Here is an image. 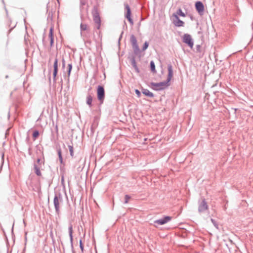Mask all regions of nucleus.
<instances>
[{"instance_id": "obj_38", "label": "nucleus", "mask_w": 253, "mask_h": 253, "mask_svg": "<svg viewBox=\"0 0 253 253\" xmlns=\"http://www.w3.org/2000/svg\"><path fill=\"white\" fill-rule=\"evenodd\" d=\"M135 92L138 97L139 98L141 96V92L138 89H135Z\"/></svg>"}, {"instance_id": "obj_17", "label": "nucleus", "mask_w": 253, "mask_h": 253, "mask_svg": "<svg viewBox=\"0 0 253 253\" xmlns=\"http://www.w3.org/2000/svg\"><path fill=\"white\" fill-rule=\"evenodd\" d=\"M141 92L146 96L149 97H153L154 96V94L152 92H150L148 89L143 87H141Z\"/></svg>"}, {"instance_id": "obj_6", "label": "nucleus", "mask_w": 253, "mask_h": 253, "mask_svg": "<svg viewBox=\"0 0 253 253\" xmlns=\"http://www.w3.org/2000/svg\"><path fill=\"white\" fill-rule=\"evenodd\" d=\"M97 97L100 104L103 103L105 99V89L104 86L99 85L97 87Z\"/></svg>"}, {"instance_id": "obj_15", "label": "nucleus", "mask_w": 253, "mask_h": 253, "mask_svg": "<svg viewBox=\"0 0 253 253\" xmlns=\"http://www.w3.org/2000/svg\"><path fill=\"white\" fill-rule=\"evenodd\" d=\"M48 37L50 40V46L51 48L54 43L53 27H52L50 28Z\"/></svg>"}, {"instance_id": "obj_44", "label": "nucleus", "mask_w": 253, "mask_h": 253, "mask_svg": "<svg viewBox=\"0 0 253 253\" xmlns=\"http://www.w3.org/2000/svg\"><path fill=\"white\" fill-rule=\"evenodd\" d=\"M60 170H61L63 169V167L60 166Z\"/></svg>"}, {"instance_id": "obj_13", "label": "nucleus", "mask_w": 253, "mask_h": 253, "mask_svg": "<svg viewBox=\"0 0 253 253\" xmlns=\"http://www.w3.org/2000/svg\"><path fill=\"white\" fill-rule=\"evenodd\" d=\"M128 59L130 60L131 64L132 66L134 68L135 72L137 73H139L140 70L136 64L134 55L131 54V55L129 56Z\"/></svg>"}, {"instance_id": "obj_2", "label": "nucleus", "mask_w": 253, "mask_h": 253, "mask_svg": "<svg viewBox=\"0 0 253 253\" xmlns=\"http://www.w3.org/2000/svg\"><path fill=\"white\" fill-rule=\"evenodd\" d=\"M42 158L40 157L38 158L36 162H34L33 164L34 172L38 176H41L42 175L40 169H41L42 170V167L44 166L45 164V159L43 152H42Z\"/></svg>"}, {"instance_id": "obj_46", "label": "nucleus", "mask_w": 253, "mask_h": 253, "mask_svg": "<svg viewBox=\"0 0 253 253\" xmlns=\"http://www.w3.org/2000/svg\"><path fill=\"white\" fill-rule=\"evenodd\" d=\"M25 240L26 241H27V237L26 236H25Z\"/></svg>"}, {"instance_id": "obj_4", "label": "nucleus", "mask_w": 253, "mask_h": 253, "mask_svg": "<svg viewBox=\"0 0 253 253\" xmlns=\"http://www.w3.org/2000/svg\"><path fill=\"white\" fill-rule=\"evenodd\" d=\"M92 15L94 22L97 24L96 28L97 29H99L101 25V19L99 15L98 8L97 6H93L92 10Z\"/></svg>"}, {"instance_id": "obj_40", "label": "nucleus", "mask_w": 253, "mask_h": 253, "mask_svg": "<svg viewBox=\"0 0 253 253\" xmlns=\"http://www.w3.org/2000/svg\"><path fill=\"white\" fill-rule=\"evenodd\" d=\"M87 38V36L85 35V41H84V42L85 43H88L90 44L91 43V42H90V41L86 40Z\"/></svg>"}, {"instance_id": "obj_24", "label": "nucleus", "mask_w": 253, "mask_h": 253, "mask_svg": "<svg viewBox=\"0 0 253 253\" xmlns=\"http://www.w3.org/2000/svg\"><path fill=\"white\" fill-rule=\"evenodd\" d=\"M68 146L69 150L70 155L72 157V158H73L74 157L73 147L72 145L70 144H69Z\"/></svg>"}, {"instance_id": "obj_19", "label": "nucleus", "mask_w": 253, "mask_h": 253, "mask_svg": "<svg viewBox=\"0 0 253 253\" xmlns=\"http://www.w3.org/2000/svg\"><path fill=\"white\" fill-rule=\"evenodd\" d=\"M92 97L90 94H88L86 96V103L89 106V107H91L92 106Z\"/></svg>"}, {"instance_id": "obj_28", "label": "nucleus", "mask_w": 253, "mask_h": 253, "mask_svg": "<svg viewBox=\"0 0 253 253\" xmlns=\"http://www.w3.org/2000/svg\"><path fill=\"white\" fill-rule=\"evenodd\" d=\"M211 221L212 222V223L213 224V225H214V226L216 229H218V224L217 222L215 221V220L213 218H211Z\"/></svg>"}, {"instance_id": "obj_42", "label": "nucleus", "mask_w": 253, "mask_h": 253, "mask_svg": "<svg viewBox=\"0 0 253 253\" xmlns=\"http://www.w3.org/2000/svg\"><path fill=\"white\" fill-rule=\"evenodd\" d=\"M123 33H124V32H123V31H122V33H121V35H120V37H119V40H118V43H119V44H120V41H121V39H122V35H123Z\"/></svg>"}, {"instance_id": "obj_25", "label": "nucleus", "mask_w": 253, "mask_h": 253, "mask_svg": "<svg viewBox=\"0 0 253 253\" xmlns=\"http://www.w3.org/2000/svg\"><path fill=\"white\" fill-rule=\"evenodd\" d=\"M177 15H178L182 17H185L186 15L182 11L181 8H179L176 12Z\"/></svg>"}, {"instance_id": "obj_11", "label": "nucleus", "mask_w": 253, "mask_h": 253, "mask_svg": "<svg viewBox=\"0 0 253 253\" xmlns=\"http://www.w3.org/2000/svg\"><path fill=\"white\" fill-rule=\"evenodd\" d=\"M58 59L56 58L54 60L53 63V82L54 84L56 83V78L58 74Z\"/></svg>"}, {"instance_id": "obj_1", "label": "nucleus", "mask_w": 253, "mask_h": 253, "mask_svg": "<svg viewBox=\"0 0 253 253\" xmlns=\"http://www.w3.org/2000/svg\"><path fill=\"white\" fill-rule=\"evenodd\" d=\"M168 74L166 81L160 83L151 82V88L156 91L164 90L170 85V82L173 76L172 66L171 64L168 65Z\"/></svg>"}, {"instance_id": "obj_8", "label": "nucleus", "mask_w": 253, "mask_h": 253, "mask_svg": "<svg viewBox=\"0 0 253 253\" xmlns=\"http://www.w3.org/2000/svg\"><path fill=\"white\" fill-rule=\"evenodd\" d=\"M208 205L204 197L201 198V201L198 202V211L203 212L208 209Z\"/></svg>"}, {"instance_id": "obj_20", "label": "nucleus", "mask_w": 253, "mask_h": 253, "mask_svg": "<svg viewBox=\"0 0 253 253\" xmlns=\"http://www.w3.org/2000/svg\"><path fill=\"white\" fill-rule=\"evenodd\" d=\"M72 67L73 65L72 62L69 63L67 65V72H66V75H68L69 76L71 75Z\"/></svg>"}, {"instance_id": "obj_23", "label": "nucleus", "mask_w": 253, "mask_h": 253, "mask_svg": "<svg viewBox=\"0 0 253 253\" xmlns=\"http://www.w3.org/2000/svg\"><path fill=\"white\" fill-rule=\"evenodd\" d=\"M40 132L38 130H35L32 134V136L34 138V140H35L39 136Z\"/></svg>"}, {"instance_id": "obj_37", "label": "nucleus", "mask_w": 253, "mask_h": 253, "mask_svg": "<svg viewBox=\"0 0 253 253\" xmlns=\"http://www.w3.org/2000/svg\"><path fill=\"white\" fill-rule=\"evenodd\" d=\"M127 20L128 21V22H129V23L131 25H132L133 24V20L131 18V16L130 17H126Z\"/></svg>"}, {"instance_id": "obj_10", "label": "nucleus", "mask_w": 253, "mask_h": 253, "mask_svg": "<svg viewBox=\"0 0 253 253\" xmlns=\"http://www.w3.org/2000/svg\"><path fill=\"white\" fill-rule=\"evenodd\" d=\"M195 7L197 12L200 15H203L204 12V5L201 1H197L195 2Z\"/></svg>"}, {"instance_id": "obj_49", "label": "nucleus", "mask_w": 253, "mask_h": 253, "mask_svg": "<svg viewBox=\"0 0 253 253\" xmlns=\"http://www.w3.org/2000/svg\"><path fill=\"white\" fill-rule=\"evenodd\" d=\"M6 78H8V76H6Z\"/></svg>"}, {"instance_id": "obj_3", "label": "nucleus", "mask_w": 253, "mask_h": 253, "mask_svg": "<svg viewBox=\"0 0 253 253\" xmlns=\"http://www.w3.org/2000/svg\"><path fill=\"white\" fill-rule=\"evenodd\" d=\"M63 202V197L60 192H54L53 198V205L55 208V212L58 215L60 213V204Z\"/></svg>"}, {"instance_id": "obj_32", "label": "nucleus", "mask_w": 253, "mask_h": 253, "mask_svg": "<svg viewBox=\"0 0 253 253\" xmlns=\"http://www.w3.org/2000/svg\"><path fill=\"white\" fill-rule=\"evenodd\" d=\"M28 154L31 156L32 154V143H29V148H28Z\"/></svg>"}, {"instance_id": "obj_45", "label": "nucleus", "mask_w": 253, "mask_h": 253, "mask_svg": "<svg viewBox=\"0 0 253 253\" xmlns=\"http://www.w3.org/2000/svg\"><path fill=\"white\" fill-rule=\"evenodd\" d=\"M61 180H62V181H64V177L63 176L62 177V179Z\"/></svg>"}, {"instance_id": "obj_47", "label": "nucleus", "mask_w": 253, "mask_h": 253, "mask_svg": "<svg viewBox=\"0 0 253 253\" xmlns=\"http://www.w3.org/2000/svg\"><path fill=\"white\" fill-rule=\"evenodd\" d=\"M24 40H25V42H26V37H25Z\"/></svg>"}, {"instance_id": "obj_36", "label": "nucleus", "mask_w": 253, "mask_h": 253, "mask_svg": "<svg viewBox=\"0 0 253 253\" xmlns=\"http://www.w3.org/2000/svg\"><path fill=\"white\" fill-rule=\"evenodd\" d=\"M196 50L197 52L201 53V46L200 44H198L196 45Z\"/></svg>"}, {"instance_id": "obj_26", "label": "nucleus", "mask_w": 253, "mask_h": 253, "mask_svg": "<svg viewBox=\"0 0 253 253\" xmlns=\"http://www.w3.org/2000/svg\"><path fill=\"white\" fill-rule=\"evenodd\" d=\"M50 237L52 240V244L53 245L54 248H55V240L54 237L53 233L52 231L50 232Z\"/></svg>"}, {"instance_id": "obj_7", "label": "nucleus", "mask_w": 253, "mask_h": 253, "mask_svg": "<svg viewBox=\"0 0 253 253\" xmlns=\"http://www.w3.org/2000/svg\"><path fill=\"white\" fill-rule=\"evenodd\" d=\"M182 42L187 44L190 48H192L194 45V41L192 37L188 34H184Z\"/></svg>"}, {"instance_id": "obj_27", "label": "nucleus", "mask_w": 253, "mask_h": 253, "mask_svg": "<svg viewBox=\"0 0 253 253\" xmlns=\"http://www.w3.org/2000/svg\"><path fill=\"white\" fill-rule=\"evenodd\" d=\"M148 46H149V42L147 41H145L143 45V46L142 48V51L146 50L147 49V48L148 47Z\"/></svg>"}, {"instance_id": "obj_48", "label": "nucleus", "mask_w": 253, "mask_h": 253, "mask_svg": "<svg viewBox=\"0 0 253 253\" xmlns=\"http://www.w3.org/2000/svg\"><path fill=\"white\" fill-rule=\"evenodd\" d=\"M3 156H4V155L2 154V159L3 158Z\"/></svg>"}, {"instance_id": "obj_29", "label": "nucleus", "mask_w": 253, "mask_h": 253, "mask_svg": "<svg viewBox=\"0 0 253 253\" xmlns=\"http://www.w3.org/2000/svg\"><path fill=\"white\" fill-rule=\"evenodd\" d=\"M58 84L60 87V91H61L63 89V80L62 77L61 78L60 81L58 82Z\"/></svg>"}, {"instance_id": "obj_22", "label": "nucleus", "mask_w": 253, "mask_h": 253, "mask_svg": "<svg viewBox=\"0 0 253 253\" xmlns=\"http://www.w3.org/2000/svg\"><path fill=\"white\" fill-rule=\"evenodd\" d=\"M70 76H69L68 75H66V72L63 71V77L65 80L67 81V84L68 86H69V83H70Z\"/></svg>"}, {"instance_id": "obj_41", "label": "nucleus", "mask_w": 253, "mask_h": 253, "mask_svg": "<svg viewBox=\"0 0 253 253\" xmlns=\"http://www.w3.org/2000/svg\"><path fill=\"white\" fill-rule=\"evenodd\" d=\"M59 160L61 164H63V159L62 156L59 157Z\"/></svg>"}, {"instance_id": "obj_33", "label": "nucleus", "mask_w": 253, "mask_h": 253, "mask_svg": "<svg viewBox=\"0 0 253 253\" xmlns=\"http://www.w3.org/2000/svg\"><path fill=\"white\" fill-rule=\"evenodd\" d=\"M57 152L58 158L60 157V156H62L61 149L60 147H57Z\"/></svg>"}, {"instance_id": "obj_30", "label": "nucleus", "mask_w": 253, "mask_h": 253, "mask_svg": "<svg viewBox=\"0 0 253 253\" xmlns=\"http://www.w3.org/2000/svg\"><path fill=\"white\" fill-rule=\"evenodd\" d=\"M79 244H80V248L82 251V252L83 253L84 248V245H83V243L82 239H81L79 241Z\"/></svg>"}, {"instance_id": "obj_34", "label": "nucleus", "mask_w": 253, "mask_h": 253, "mask_svg": "<svg viewBox=\"0 0 253 253\" xmlns=\"http://www.w3.org/2000/svg\"><path fill=\"white\" fill-rule=\"evenodd\" d=\"M84 6H84V5H80V10H81V12H84V11L87 10L88 6L86 5V7L85 8H84Z\"/></svg>"}, {"instance_id": "obj_31", "label": "nucleus", "mask_w": 253, "mask_h": 253, "mask_svg": "<svg viewBox=\"0 0 253 253\" xmlns=\"http://www.w3.org/2000/svg\"><path fill=\"white\" fill-rule=\"evenodd\" d=\"M130 196L128 195H125V200L124 201V204H126L127 203H128V200L130 199Z\"/></svg>"}, {"instance_id": "obj_5", "label": "nucleus", "mask_w": 253, "mask_h": 253, "mask_svg": "<svg viewBox=\"0 0 253 253\" xmlns=\"http://www.w3.org/2000/svg\"><path fill=\"white\" fill-rule=\"evenodd\" d=\"M130 41L132 46L134 54L138 55L139 57H140V50L137 44L136 38L134 35L130 36Z\"/></svg>"}, {"instance_id": "obj_43", "label": "nucleus", "mask_w": 253, "mask_h": 253, "mask_svg": "<svg viewBox=\"0 0 253 253\" xmlns=\"http://www.w3.org/2000/svg\"><path fill=\"white\" fill-rule=\"evenodd\" d=\"M29 139L30 138H29V137L28 136L26 137V140L27 142V143H28V145H29V143H30L29 142Z\"/></svg>"}, {"instance_id": "obj_35", "label": "nucleus", "mask_w": 253, "mask_h": 253, "mask_svg": "<svg viewBox=\"0 0 253 253\" xmlns=\"http://www.w3.org/2000/svg\"><path fill=\"white\" fill-rule=\"evenodd\" d=\"M66 66V61L64 58L62 59V69L64 70Z\"/></svg>"}, {"instance_id": "obj_9", "label": "nucleus", "mask_w": 253, "mask_h": 253, "mask_svg": "<svg viewBox=\"0 0 253 253\" xmlns=\"http://www.w3.org/2000/svg\"><path fill=\"white\" fill-rule=\"evenodd\" d=\"M171 219V217L169 216H165L164 217L156 220L154 221V226L156 227H157V225H156V224H159V225H164L169 221Z\"/></svg>"}, {"instance_id": "obj_18", "label": "nucleus", "mask_w": 253, "mask_h": 253, "mask_svg": "<svg viewBox=\"0 0 253 253\" xmlns=\"http://www.w3.org/2000/svg\"><path fill=\"white\" fill-rule=\"evenodd\" d=\"M125 9L126 10V13L125 14V17H130L131 15V9L128 4H125Z\"/></svg>"}, {"instance_id": "obj_16", "label": "nucleus", "mask_w": 253, "mask_h": 253, "mask_svg": "<svg viewBox=\"0 0 253 253\" xmlns=\"http://www.w3.org/2000/svg\"><path fill=\"white\" fill-rule=\"evenodd\" d=\"M80 30H81V36L82 37L84 41H85V34H84L83 33V31H86L87 30V25L86 24H84L83 23H81L80 24Z\"/></svg>"}, {"instance_id": "obj_39", "label": "nucleus", "mask_w": 253, "mask_h": 253, "mask_svg": "<svg viewBox=\"0 0 253 253\" xmlns=\"http://www.w3.org/2000/svg\"><path fill=\"white\" fill-rule=\"evenodd\" d=\"M86 2L84 0H81L80 2V5L86 6Z\"/></svg>"}, {"instance_id": "obj_12", "label": "nucleus", "mask_w": 253, "mask_h": 253, "mask_svg": "<svg viewBox=\"0 0 253 253\" xmlns=\"http://www.w3.org/2000/svg\"><path fill=\"white\" fill-rule=\"evenodd\" d=\"M173 16L174 17L173 23L175 26L178 27L184 26V22L180 19L177 14H173Z\"/></svg>"}, {"instance_id": "obj_21", "label": "nucleus", "mask_w": 253, "mask_h": 253, "mask_svg": "<svg viewBox=\"0 0 253 253\" xmlns=\"http://www.w3.org/2000/svg\"><path fill=\"white\" fill-rule=\"evenodd\" d=\"M150 67L151 71L153 73H156L157 72L156 68H155V63L153 60L150 61Z\"/></svg>"}, {"instance_id": "obj_14", "label": "nucleus", "mask_w": 253, "mask_h": 253, "mask_svg": "<svg viewBox=\"0 0 253 253\" xmlns=\"http://www.w3.org/2000/svg\"><path fill=\"white\" fill-rule=\"evenodd\" d=\"M68 231H69V235L70 237V241L71 243V248L72 249V252L73 253H74V247H73V226L71 223L69 224V228H68Z\"/></svg>"}]
</instances>
